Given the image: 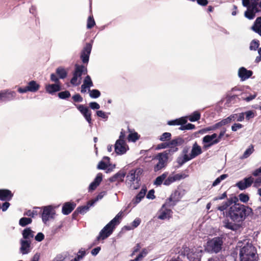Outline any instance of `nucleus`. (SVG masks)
Returning a JSON list of instances; mask_svg holds the SVG:
<instances>
[{"label":"nucleus","instance_id":"nucleus-7","mask_svg":"<svg viewBox=\"0 0 261 261\" xmlns=\"http://www.w3.org/2000/svg\"><path fill=\"white\" fill-rule=\"evenodd\" d=\"M203 252L204 251L201 248L196 249L195 251H190L188 247H186L184 249V255L187 253L186 256L189 261H201Z\"/></svg>","mask_w":261,"mask_h":261},{"label":"nucleus","instance_id":"nucleus-1","mask_svg":"<svg viewBox=\"0 0 261 261\" xmlns=\"http://www.w3.org/2000/svg\"><path fill=\"white\" fill-rule=\"evenodd\" d=\"M238 197L231 195L218 206L217 210L223 212L226 218L234 222H241L252 213V210L249 206L238 203Z\"/></svg>","mask_w":261,"mask_h":261},{"label":"nucleus","instance_id":"nucleus-50","mask_svg":"<svg viewBox=\"0 0 261 261\" xmlns=\"http://www.w3.org/2000/svg\"><path fill=\"white\" fill-rule=\"evenodd\" d=\"M79 77V75L73 71V77L70 80V83L75 86H76L80 84V82H77V79Z\"/></svg>","mask_w":261,"mask_h":261},{"label":"nucleus","instance_id":"nucleus-21","mask_svg":"<svg viewBox=\"0 0 261 261\" xmlns=\"http://www.w3.org/2000/svg\"><path fill=\"white\" fill-rule=\"evenodd\" d=\"M13 196V193L9 190L0 189V200L9 201L11 200Z\"/></svg>","mask_w":261,"mask_h":261},{"label":"nucleus","instance_id":"nucleus-40","mask_svg":"<svg viewBox=\"0 0 261 261\" xmlns=\"http://www.w3.org/2000/svg\"><path fill=\"white\" fill-rule=\"evenodd\" d=\"M32 222V220L31 218L22 217L20 219L19 221V224L22 227H24L27 225L31 224Z\"/></svg>","mask_w":261,"mask_h":261},{"label":"nucleus","instance_id":"nucleus-57","mask_svg":"<svg viewBox=\"0 0 261 261\" xmlns=\"http://www.w3.org/2000/svg\"><path fill=\"white\" fill-rule=\"evenodd\" d=\"M72 99L75 102H81L83 100V97L79 93L75 94V95H73L72 97Z\"/></svg>","mask_w":261,"mask_h":261},{"label":"nucleus","instance_id":"nucleus-28","mask_svg":"<svg viewBox=\"0 0 261 261\" xmlns=\"http://www.w3.org/2000/svg\"><path fill=\"white\" fill-rule=\"evenodd\" d=\"M74 72L77 73L79 77L81 78L82 74L87 72V68L83 65H75V69Z\"/></svg>","mask_w":261,"mask_h":261},{"label":"nucleus","instance_id":"nucleus-18","mask_svg":"<svg viewBox=\"0 0 261 261\" xmlns=\"http://www.w3.org/2000/svg\"><path fill=\"white\" fill-rule=\"evenodd\" d=\"M219 143L218 140L211 139L207 135L205 136L202 138L203 148L206 150L212 146Z\"/></svg>","mask_w":261,"mask_h":261},{"label":"nucleus","instance_id":"nucleus-30","mask_svg":"<svg viewBox=\"0 0 261 261\" xmlns=\"http://www.w3.org/2000/svg\"><path fill=\"white\" fill-rule=\"evenodd\" d=\"M187 120L188 119L191 122H195L198 121L201 117V114L199 112L196 111L193 112L189 116H187Z\"/></svg>","mask_w":261,"mask_h":261},{"label":"nucleus","instance_id":"nucleus-60","mask_svg":"<svg viewBox=\"0 0 261 261\" xmlns=\"http://www.w3.org/2000/svg\"><path fill=\"white\" fill-rule=\"evenodd\" d=\"M96 115L98 117H101L106 120H107L108 118V116L106 114L105 112L101 110L97 111Z\"/></svg>","mask_w":261,"mask_h":261},{"label":"nucleus","instance_id":"nucleus-5","mask_svg":"<svg viewBox=\"0 0 261 261\" xmlns=\"http://www.w3.org/2000/svg\"><path fill=\"white\" fill-rule=\"evenodd\" d=\"M224 243V237L218 236L207 240L204 245V252L211 254H217L221 251Z\"/></svg>","mask_w":261,"mask_h":261},{"label":"nucleus","instance_id":"nucleus-22","mask_svg":"<svg viewBox=\"0 0 261 261\" xmlns=\"http://www.w3.org/2000/svg\"><path fill=\"white\" fill-rule=\"evenodd\" d=\"M76 204L73 202H65L62 208V212L65 215L69 214L75 207Z\"/></svg>","mask_w":261,"mask_h":261},{"label":"nucleus","instance_id":"nucleus-46","mask_svg":"<svg viewBox=\"0 0 261 261\" xmlns=\"http://www.w3.org/2000/svg\"><path fill=\"white\" fill-rule=\"evenodd\" d=\"M228 177V175L226 174H224L221 175H220L219 177L217 178L215 181L213 182L212 184V187H215L217 185H218L222 180L225 179Z\"/></svg>","mask_w":261,"mask_h":261},{"label":"nucleus","instance_id":"nucleus-58","mask_svg":"<svg viewBox=\"0 0 261 261\" xmlns=\"http://www.w3.org/2000/svg\"><path fill=\"white\" fill-rule=\"evenodd\" d=\"M173 176L176 181L185 178L188 175L185 173H178L173 175Z\"/></svg>","mask_w":261,"mask_h":261},{"label":"nucleus","instance_id":"nucleus-61","mask_svg":"<svg viewBox=\"0 0 261 261\" xmlns=\"http://www.w3.org/2000/svg\"><path fill=\"white\" fill-rule=\"evenodd\" d=\"M59 79L60 78L58 77L54 73H51L50 74V80L52 82H55L56 84H60Z\"/></svg>","mask_w":261,"mask_h":261},{"label":"nucleus","instance_id":"nucleus-9","mask_svg":"<svg viewBox=\"0 0 261 261\" xmlns=\"http://www.w3.org/2000/svg\"><path fill=\"white\" fill-rule=\"evenodd\" d=\"M74 105L87 121L89 126L91 127L93 125L91 119V111L87 107L83 105L74 104Z\"/></svg>","mask_w":261,"mask_h":261},{"label":"nucleus","instance_id":"nucleus-54","mask_svg":"<svg viewBox=\"0 0 261 261\" xmlns=\"http://www.w3.org/2000/svg\"><path fill=\"white\" fill-rule=\"evenodd\" d=\"M171 137V134L170 133L166 132L164 133L160 137V140L161 141H165L166 140H168L170 139Z\"/></svg>","mask_w":261,"mask_h":261},{"label":"nucleus","instance_id":"nucleus-11","mask_svg":"<svg viewBox=\"0 0 261 261\" xmlns=\"http://www.w3.org/2000/svg\"><path fill=\"white\" fill-rule=\"evenodd\" d=\"M93 41L90 43H87L82 49L80 58L84 64H88L89 57L91 52Z\"/></svg>","mask_w":261,"mask_h":261},{"label":"nucleus","instance_id":"nucleus-12","mask_svg":"<svg viewBox=\"0 0 261 261\" xmlns=\"http://www.w3.org/2000/svg\"><path fill=\"white\" fill-rule=\"evenodd\" d=\"M115 152L118 155L125 154L128 149V147L125 141L117 140L114 145Z\"/></svg>","mask_w":261,"mask_h":261},{"label":"nucleus","instance_id":"nucleus-52","mask_svg":"<svg viewBox=\"0 0 261 261\" xmlns=\"http://www.w3.org/2000/svg\"><path fill=\"white\" fill-rule=\"evenodd\" d=\"M138 139L139 135L137 133H130L128 136V140L129 141L135 142Z\"/></svg>","mask_w":261,"mask_h":261},{"label":"nucleus","instance_id":"nucleus-16","mask_svg":"<svg viewBox=\"0 0 261 261\" xmlns=\"http://www.w3.org/2000/svg\"><path fill=\"white\" fill-rule=\"evenodd\" d=\"M253 178L251 176L246 177L243 180L238 181L236 186L241 190H243L250 187L253 183Z\"/></svg>","mask_w":261,"mask_h":261},{"label":"nucleus","instance_id":"nucleus-51","mask_svg":"<svg viewBox=\"0 0 261 261\" xmlns=\"http://www.w3.org/2000/svg\"><path fill=\"white\" fill-rule=\"evenodd\" d=\"M239 199L241 202L246 203L248 201L249 197L248 194L245 193H241L239 195Z\"/></svg>","mask_w":261,"mask_h":261},{"label":"nucleus","instance_id":"nucleus-48","mask_svg":"<svg viewBox=\"0 0 261 261\" xmlns=\"http://www.w3.org/2000/svg\"><path fill=\"white\" fill-rule=\"evenodd\" d=\"M58 97L62 99H66L69 98L71 94L69 91L65 90L64 91L60 92L58 94Z\"/></svg>","mask_w":261,"mask_h":261},{"label":"nucleus","instance_id":"nucleus-55","mask_svg":"<svg viewBox=\"0 0 261 261\" xmlns=\"http://www.w3.org/2000/svg\"><path fill=\"white\" fill-rule=\"evenodd\" d=\"M103 175L101 173H98L95 178H94L93 182L96 183L98 185H99L102 180Z\"/></svg>","mask_w":261,"mask_h":261},{"label":"nucleus","instance_id":"nucleus-39","mask_svg":"<svg viewBox=\"0 0 261 261\" xmlns=\"http://www.w3.org/2000/svg\"><path fill=\"white\" fill-rule=\"evenodd\" d=\"M85 255L86 251L82 248L77 252L76 256L74 258L72 259L70 261H80L84 257Z\"/></svg>","mask_w":261,"mask_h":261},{"label":"nucleus","instance_id":"nucleus-37","mask_svg":"<svg viewBox=\"0 0 261 261\" xmlns=\"http://www.w3.org/2000/svg\"><path fill=\"white\" fill-rule=\"evenodd\" d=\"M83 86L90 88L93 86V83L90 75H87L83 81Z\"/></svg>","mask_w":261,"mask_h":261},{"label":"nucleus","instance_id":"nucleus-26","mask_svg":"<svg viewBox=\"0 0 261 261\" xmlns=\"http://www.w3.org/2000/svg\"><path fill=\"white\" fill-rule=\"evenodd\" d=\"M187 122V117H181L179 118L168 121L167 124L169 125H180V124H186Z\"/></svg>","mask_w":261,"mask_h":261},{"label":"nucleus","instance_id":"nucleus-38","mask_svg":"<svg viewBox=\"0 0 261 261\" xmlns=\"http://www.w3.org/2000/svg\"><path fill=\"white\" fill-rule=\"evenodd\" d=\"M259 40L253 39L250 43L249 49L250 50L255 51L259 48Z\"/></svg>","mask_w":261,"mask_h":261},{"label":"nucleus","instance_id":"nucleus-62","mask_svg":"<svg viewBox=\"0 0 261 261\" xmlns=\"http://www.w3.org/2000/svg\"><path fill=\"white\" fill-rule=\"evenodd\" d=\"M251 30L261 36V24L259 26L253 25L251 27Z\"/></svg>","mask_w":261,"mask_h":261},{"label":"nucleus","instance_id":"nucleus-34","mask_svg":"<svg viewBox=\"0 0 261 261\" xmlns=\"http://www.w3.org/2000/svg\"><path fill=\"white\" fill-rule=\"evenodd\" d=\"M254 151V147L252 145H250L248 148L244 151L243 154L240 157L241 160L248 158Z\"/></svg>","mask_w":261,"mask_h":261},{"label":"nucleus","instance_id":"nucleus-2","mask_svg":"<svg viewBox=\"0 0 261 261\" xmlns=\"http://www.w3.org/2000/svg\"><path fill=\"white\" fill-rule=\"evenodd\" d=\"M143 170L141 168L132 169L126 174L125 183L130 189H138L141 185L140 176L143 174Z\"/></svg>","mask_w":261,"mask_h":261},{"label":"nucleus","instance_id":"nucleus-56","mask_svg":"<svg viewBox=\"0 0 261 261\" xmlns=\"http://www.w3.org/2000/svg\"><path fill=\"white\" fill-rule=\"evenodd\" d=\"M107 167L108 164L105 161L101 160L99 162L97 168L99 170H105Z\"/></svg>","mask_w":261,"mask_h":261},{"label":"nucleus","instance_id":"nucleus-8","mask_svg":"<svg viewBox=\"0 0 261 261\" xmlns=\"http://www.w3.org/2000/svg\"><path fill=\"white\" fill-rule=\"evenodd\" d=\"M184 142V140L181 137H177L175 138L170 142H167L168 148L169 149L166 150L165 151L168 152V153H169L171 155L178 150V148L177 147L182 145Z\"/></svg>","mask_w":261,"mask_h":261},{"label":"nucleus","instance_id":"nucleus-31","mask_svg":"<svg viewBox=\"0 0 261 261\" xmlns=\"http://www.w3.org/2000/svg\"><path fill=\"white\" fill-rule=\"evenodd\" d=\"M170 155L169 153H168V152L165 151L163 153H160L158 155V159L159 160V162L163 163L165 165V163L167 161L169 155Z\"/></svg>","mask_w":261,"mask_h":261},{"label":"nucleus","instance_id":"nucleus-35","mask_svg":"<svg viewBox=\"0 0 261 261\" xmlns=\"http://www.w3.org/2000/svg\"><path fill=\"white\" fill-rule=\"evenodd\" d=\"M239 99H240V98L238 95H233L230 96L226 97L225 104L227 105V106H230L231 104L234 103L238 100Z\"/></svg>","mask_w":261,"mask_h":261},{"label":"nucleus","instance_id":"nucleus-15","mask_svg":"<svg viewBox=\"0 0 261 261\" xmlns=\"http://www.w3.org/2000/svg\"><path fill=\"white\" fill-rule=\"evenodd\" d=\"M20 247L19 252L23 255L29 253L32 250L31 246V241L24 240V239L20 240Z\"/></svg>","mask_w":261,"mask_h":261},{"label":"nucleus","instance_id":"nucleus-19","mask_svg":"<svg viewBox=\"0 0 261 261\" xmlns=\"http://www.w3.org/2000/svg\"><path fill=\"white\" fill-rule=\"evenodd\" d=\"M126 172L125 168L120 170L117 173L115 174L113 176L110 177L109 181L110 182H114L117 180H119L121 182L124 181V178L126 176Z\"/></svg>","mask_w":261,"mask_h":261},{"label":"nucleus","instance_id":"nucleus-17","mask_svg":"<svg viewBox=\"0 0 261 261\" xmlns=\"http://www.w3.org/2000/svg\"><path fill=\"white\" fill-rule=\"evenodd\" d=\"M146 192L147 188L143 186L139 193L133 199L132 202L130 203V205H133V206H135L138 204L144 197Z\"/></svg>","mask_w":261,"mask_h":261},{"label":"nucleus","instance_id":"nucleus-49","mask_svg":"<svg viewBox=\"0 0 261 261\" xmlns=\"http://www.w3.org/2000/svg\"><path fill=\"white\" fill-rule=\"evenodd\" d=\"M95 25V22L93 16H89L87 20V28L88 29L92 28Z\"/></svg>","mask_w":261,"mask_h":261},{"label":"nucleus","instance_id":"nucleus-24","mask_svg":"<svg viewBox=\"0 0 261 261\" xmlns=\"http://www.w3.org/2000/svg\"><path fill=\"white\" fill-rule=\"evenodd\" d=\"M61 87L60 84H48L45 86L46 92L50 94H54L55 92L60 91Z\"/></svg>","mask_w":261,"mask_h":261},{"label":"nucleus","instance_id":"nucleus-29","mask_svg":"<svg viewBox=\"0 0 261 261\" xmlns=\"http://www.w3.org/2000/svg\"><path fill=\"white\" fill-rule=\"evenodd\" d=\"M56 72L59 77L61 79H64L67 76V70L62 66L58 67L56 69Z\"/></svg>","mask_w":261,"mask_h":261},{"label":"nucleus","instance_id":"nucleus-6","mask_svg":"<svg viewBox=\"0 0 261 261\" xmlns=\"http://www.w3.org/2000/svg\"><path fill=\"white\" fill-rule=\"evenodd\" d=\"M185 193L186 191L184 189L181 188H178L166 200L167 204L169 203L170 205H172V207L174 206L180 201Z\"/></svg>","mask_w":261,"mask_h":261},{"label":"nucleus","instance_id":"nucleus-59","mask_svg":"<svg viewBox=\"0 0 261 261\" xmlns=\"http://www.w3.org/2000/svg\"><path fill=\"white\" fill-rule=\"evenodd\" d=\"M141 220L139 218H136L132 223V226L133 229L137 227L141 223Z\"/></svg>","mask_w":261,"mask_h":261},{"label":"nucleus","instance_id":"nucleus-3","mask_svg":"<svg viewBox=\"0 0 261 261\" xmlns=\"http://www.w3.org/2000/svg\"><path fill=\"white\" fill-rule=\"evenodd\" d=\"M240 261H258L257 250L251 243H247L240 247Z\"/></svg>","mask_w":261,"mask_h":261},{"label":"nucleus","instance_id":"nucleus-64","mask_svg":"<svg viewBox=\"0 0 261 261\" xmlns=\"http://www.w3.org/2000/svg\"><path fill=\"white\" fill-rule=\"evenodd\" d=\"M44 239V235L42 232H38L35 237V239L37 242H41Z\"/></svg>","mask_w":261,"mask_h":261},{"label":"nucleus","instance_id":"nucleus-41","mask_svg":"<svg viewBox=\"0 0 261 261\" xmlns=\"http://www.w3.org/2000/svg\"><path fill=\"white\" fill-rule=\"evenodd\" d=\"M167 175V174L164 173L161 175L158 176L154 181V184L156 186L161 185L163 182L164 181V180L166 178Z\"/></svg>","mask_w":261,"mask_h":261},{"label":"nucleus","instance_id":"nucleus-10","mask_svg":"<svg viewBox=\"0 0 261 261\" xmlns=\"http://www.w3.org/2000/svg\"><path fill=\"white\" fill-rule=\"evenodd\" d=\"M166 207H172V205H170L169 203L167 204V201H166L160 210V214L158 216L159 219L165 220L171 218L172 211L171 210L166 208Z\"/></svg>","mask_w":261,"mask_h":261},{"label":"nucleus","instance_id":"nucleus-45","mask_svg":"<svg viewBox=\"0 0 261 261\" xmlns=\"http://www.w3.org/2000/svg\"><path fill=\"white\" fill-rule=\"evenodd\" d=\"M256 94L255 93L253 95H249V96H246L245 93H242V94L241 95V98H240V99H242L244 100H245L247 102H249L251 100L254 99L256 97Z\"/></svg>","mask_w":261,"mask_h":261},{"label":"nucleus","instance_id":"nucleus-63","mask_svg":"<svg viewBox=\"0 0 261 261\" xmlns=\"http://www.w3.org/2000/svg\"><path fill=\"white\" fill-rule=\"evenodd\" d=\"M243 127V125L240 123H234L231 126V130L233 132H236L238 129L242 128Z\"/></svg>","mask_w":261,"mask_h":261},{"label":"nucleus","instance_id":"nucleus-13","mask_svg":"<svg viewBox=\"0 0 261 261\" xmlns=\"http://www.w3.org/2000/svg\"><path fill=\"white\" fill-rule=\"evenodd\" d=\"M55 212L53 207L51 205H48L43 207V210L41 214L42 221L46 223L50 219L53 218Z\"/></svg>","mask_w":261,"mask_h":261},{"label":"nucleus","instance_id":"nucleus-20","mask_svg":"<svg viewBox=\"0 0 261 261\" xmlns=\"http://www.w3.org/2000/svg\"><path fill=\"white\" fill-rule=\"evenodd\" d=\"M252 74L253 72L251 70H248L244 67L240 68L238 71V76L242 81L249 79Z\"/></svg>","mask_w":261,"mask_h":261},{"label":"nucleus","instance_id":"nucleus-42","mask_svg":"<svg viewBox=\"0 0 261 261\" xmlns=\"http://www.w3.org/2000/svg\"><path fill=\"white\" fill-rule=\"evenodd\" d=\"M259 3H257V1L256 0H250V5L249 6V8L251 10L256 12L258 13L260 11L259 9L257 8V5Z\"/></svg>","mask_w":261,"mask_h":261},{"label":"nucleus","instance_id":"nucleus-4","mask_svg":"<svg viewBox=\"0 0 261 261\" xmlns=\"http://www.w3.org/2000/svg\"><path fill=\"white\" fill-rule=\"evenodd\" d=\"M122 212H119L116 216L111 220L99 232L98 236L96 238L97 241L100 240H104L110 237L114 230L116 226L120 223V219L121 218Z\"/></svg>","mask_w":261,"mask_h":261},{"label":"nucleus","instance_id":"nucleus-43","mask_svg":"<svg viewBox=\"0 0 261 261\" xmlns=\"http://www.w3.org/2000/svg\"><path fill=\"white\" fill-rule=\"evenodd\" d=\"M89 96L92 98H97L100 95V92L97 89H89Z\"/></svg>","mask_w":261,"mask_h":261},{"label":"nucleus","instance_id":"nucleus-33","mask_svg":"<svg viewBox=\"0 0 261 261\" xmlns=\"http://www.w3.org/2000/svg\"><path fill=\"white\" fill-rule=\"evenodd\" d=\"M236 222L232 223L229 222L228 220L225 221L224 222V226L225 228L232 230H237L239 228V225L237 224Z\"/></svg>","mask_w":261,"mask_h":261},{"label":"nucleus","instance_id":"nucleus-36","mask_svg":"<svg viewBox=\"0 0 261 261\" xmlns=\"http://www.w3.org/2000/svg\"><path fill=\"white\" fill-rule=\"evenodd\" d=\"M232 121H237L239 122L242 121L244 119V113H241L239 114H233L230 115Z\"/></svg>","mask_w":261,"mask_h":261},{"label":"nucleus","instance_id":"nucleus-27","mask_svg":"<svg viewBox=\"0 0 261 261\" xmlns=\"http://www.w3.org/2000/svg\"><path fill=\"white\" fill-rule=\"evenodd\" d=\"M27 88L29 91L36 92L40 88V85L35 81H31L28 84Z\"/></svg>","mask_w":261,"mask_h":261},{"label":"nucleus","instance_id":"nucleus-47","mask_svg":"<svg viewBox=\"0 0 261 261\" xmlns=\"http://www.w3.org/2000/svg\"><path fill=\"white\" fill-rule=\"evenodd\" d=\"M106 194V191H102L99 193L97 196L93 199L90 200V201L91 202V205H94V204L98 201L99 200L101 199L103 196Z\"/></svg>","mask_w":261,"mask_h":261},{"label":"nucleus","instance_id":"nucleus-14","mask_svg":"<svg viewBox=\"0 0 261 261\" xmlns=\"http://www.w3.org/2000/svg\"><path fill=\"white\" fill-rule=\"evenodd\" d=\"M16 93L13 91L4 90L0 92V102H7L13 100Z\"/></svg>","mask_w":261,"mask_h":261},{"label":"nucleus","instance_id":"nucleus-25","mask_svg":"<svg viewBox=\"0 0 261 261\" xmlns=\"http://www.w3.org/2000/svg\"><path fill=\"white\" fill-rule=\"evenodd\" d=\"M202 152L201 147L197 144V142H195L192 146L191 155L193 159L197 156L198 155L201 154Z\"/></svg>","mask_w":261,"mask_h":261},{"label":"nucleus","instance_id":"nucleus-32","mask_svg":"<svg viewBox=\"0 0 261 261\" xmlns=\"http://www.w3.org/2000/svg\"><path fill=\"white\" fill-rule=\"evenodd\" d=\"M91 202L89 201L87 202V205L79 206L77 208V211L79 212V214L84 215L89 210L91 206H93V205H91Z\"/></svg>","mask_w":261,"mask_h":261},{"label":"nucleus","instance_id":"nucleus-23","mask_svg":"<svg viewBox=\"0 0 261 261\" xmlns=\"http://www.w3.org/2000/svg\"><path fill=\"white\" fill-rule=\"evenodd\" d=\"M35 232L30 227H27L22 231V238L24 240L31 241L34 237Z\"/></svg>","mask_w":261,"mask_h":261},{"label":"nucleus","instance_id":"nucleus-44","mask_svg":"<svg viewBox=\"0 0 261 261\" xmlns=\"http://www.w3.org/2000/svg\"><path fill=\"white\" fill-rule=\"evenodd\" d=\"M256 13V12L251 10L249 8L247 9V10L245 11L244 15L248 19L252 20L255 17Z\"/></svg>","mask_w":261,"mask_h":261},{"label":"nucleus","instance_id":"nucleus-53","mask_svg":"<svg viewBox=\"0 0 261 261\" xmlns=\"http://www.w3.org/2000/svg\"><path fill=\"white\" fill-rule=\"evenodd\" d=\"M175 181L173 175H169L166 179L165 178L164 181V185L166 186H169L172 183Z\"/></svg>","mask_w":261,"mask_h":261}]
</instances>
